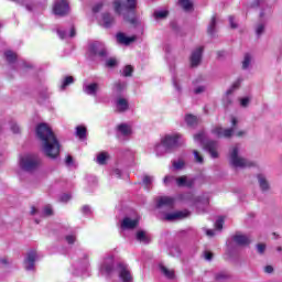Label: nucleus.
<instances>
[{
	"mask_svg": "<svg viewBox=\"0 0 282 282\" xmlns=\"http://www.w3.org/2000/svg\"><path fill=\"white\" fill-rule=\"evenodd\" d=\"M36 138L41 142L42 152L46 158L56 160L61 153V142L47 123H40L35 130Z\"/></svg>",
	"mask_w": 282,
	"mask_h": 282,
	"instance_id": "obj_1",
	"label": "nucleus"
},
{
	"mask_svg": "<svg viewBox=\"0 0 282 282\" xmlns=\"http://www.w3.org/2000/svg\"><path fill=\"white\" fill-rule=\"evenodd\" d=\"M115 271H117L120 281L133 282V275L131 274L129 265L124 262H119L117 267H113V256H109L104 260L100 267V273L106 274V276H111Z\"/></svg>",
	"mask_w": 282,
	"mask_h": 282,
	"instance_id": "obj_2",
	"label": "nucleus"
},
{
	"mask_svg": "<svg viewBox=\"0 0 282 282\" xmlns=\"http://www.w3.org/2000/svg\"><path fill=\"white\" fill-rule=\"evenodd\" d=\"M180 144H184L182 134H167L161 140V143L155 145V153L156 155H164V153H169V151L180 147Z\"/></svg>",
	"mask_w": 282,
	"mask_h": 282,
	"instance_id": "obj_3",
	"label": "nucleus"
},
{
	"mask_svg": "<svg viewBox=\"0 0 282 282\" xmlns=\"http://www.w3.org/2000/svg\"><path fill=\"white\" fill-rule=\"evenodd\" d=\"M229 164L234 166V169H250L254 166V162L243 158L241 155V147L234 145L229 150Z\"/></svg>",
	"mask_w": 282,
	"mask_h": 282,
	"instance_id": "obj_4",
	"label": "nucleus"
},
{
	"mask_svg": "<svg viewBox=\"0 0 282 282\" xmlns=\"http://www.w3.org/2000/svg\"><path fill=\"white\" fill-rule=\"evenodd\" d=\"M41 164V158L36 154H24L20 156V166L23 171H35Z\"/></svg>",
	"mask_w": 282,
	"mask_h": 282,
	"instance_id": "obj_5",
	"label": "nucleus"
},
{
	"mask_svg": "<svg viewBox=\"0 0 282 282\" xmlns=\"http://www.w3.org/2000/svg\"><path fill=\"white\" fill-rule=\"evenodd\" d=\"M137 0H127L126 2H121L120 0H116L113 2L115 12L117 14H127V12H131L135 10Z\"/></svg>",
	"mask_w": 282,
	"mask_h": 282,
	"instance_id": "obj_6",
	"label": "nucleus"
},
{
	"mask_svg": "<svg viewBox=\"0 0 282 282\" xmlns=\"http://www.w3.org/2000/svg\"><path fill=\"white\" fill-rule=\"evenodd\" d=\"M89 56H99V58H107L108 53L105 44L100 42H94L89 45L88 48Z\"/></svg>",
	"mask_w": 282,
	"mask_h": 282,
	"instance_id": "obj_7",
	"label": "nucleus"
},
{
	"mask_svg": "<svg viewBox=\"0 0 282 282\" xmlns=\"http://www.w3.org/2000/svg\"><path fill=\"white\" fill-rule=\"evenodd\" d=\"M53 12L56 17H65L69 12V2L67 0H55Z\"/></svg>",
	"mask_w": 282,
	"mask_h": 282,
	"instance_id": "obj_8",
	"label": "nucleus"
},
{
	"mask_svg": "<svg viewBox=\"0 0 282 282\" xmlns=\"http://www.w3.org/2000/svg\"><path fill=\"white\" fill-rule=\"evenodd\" d=\"M188 210H180L174 213H167L163 215L165 221H180L181 219H186L188 217Z\"/></svg>",
	"mask_w": 282,
	"mask_h": 282,
	"instance_id": "obj_9",
	"label": "nucleus"
},
{
	"mask_svg": "<svg viewBox=\"0 0 282 282\" xmlns=\"http://www.w3.org/2000/svg\"><path fill=\"white\" fill-rule=\"evenodd\" d=\"M212 133L217 138H232V135H235V128L224 129L221 127H216L212 130Z\"/></svg>",
	"mask_w": 282,
	"mask_h": 282,
	"instance_id": "obj_10",
	"label": "nucleus"
},
{
	"mask_svg": "<svg viewBox=\"0 0 282 282\" xmlns=\"http://www.w3.org/2000/svg\"><path fill=\"white\" fill-rule=\"evenodd\" d=\"M175 198L170 196H161L156 199V208H173Z\"/></svg>",
	"mask_w": 282,
	"mask_h": 282,
	"instance_id": "obj_11",
	"label": "nucleus"
},
{
	"mask_svg": "<svg viewBox=\"0 0 282 282\" xmlns=\"http://www.w3.org/2000/svg\"><path fill=\"white\" fill-rule=\"evenodd\" d=\"M83 91L87 96H97L98 91H100V85L98 83L84 84Z\"/></svg>",
	"mask_w": 282,
	"mask_h": 282,
	"instance_id": "obj_12",
	"label": "nucleus"
},
{
	"mask_svg": "<svg viewBox=\"0 0 282 282\" xmlns=\"http://www.w3.org/2000/svg\"><path fill=\"white\" fill-rule=\"evenodd\" d=\"M36 262V251H29L24 259L25 270H34V263Z\"/></svg>",
	"mask_w": 282,
	"mask_h": 282,
	"instance_id": "obj_13",
	"label": "nucleus"
},
{
	"mask_svg": "<svg viewBox=\"0 0 282 282\" xmlns=\"http://www.w3.org/2000/svg\"><path fill=\"white\" fill-rule=\"evenodd\" d=\"M202 54H204V47H197L191 56V65L192 67H197L199 63H202Z\"/></svg>",
	"mask_w": 282,
	"mask_h": 282,
	"instance_id": "obj_14",
	"label": "nucleus"
},
{
	"mask_svg": "<svg viewBox=\"0 0 282 282\" xmlns=\"http://www.w3.org/2000/svg\"><path fill=\"white\" fill-rule=\"evenodd\" d=\"M138 224H140L138 218L131 219L130 217H124L121 221V228L122 230H133V228H137Z\"/></svg>",
	"mask_w": 282,
	"mask_h": 282,
	"instance_id": "obj_15",
	"label": "nucleus"
},
{
	"mask_svg": "<svg viewBox=\"0 0 282 282\" xmlns=\"http://www.w3.org/2000/svg\"><path fill=\"white\" fill-rule=\"evenodd\" d=\"M205 149L206 151H208L212 158H219V153L217 152V149H219V143H217L216 141H208L205 144Z\"/></svg>",
	"mask_w": 282,
	"mask_h": 282,
	"instance_id": "obj_16",
	"label": "nucleus"
},
{
	"mask_svg": "<svg viewBox=\"0 0 282 282\" xmlns=\"http://www.w3.org/2000/svg\"><path fill=\"white\" fill-rule=\"evenodd\" d=\"M232 239L235 243H237V246H250V243L252 242L250 237L241 234H236Z\"/></svg>",
	"mask_w": 282,
	"mask_h": 282,
	"instance_id": "obj_17",
	"label": "nucleus"
},
{
	"mask_svg": "<svg viewBox=\"0 0 282 282\" xmlns=\"http://www.w3.org/2000/svg\"><path fill=\"white\" fill-rule=\"evenodd\" d=\"M117 133L119 135H122V138H129V135H131V133H133V130L131 129V126H129L127 123H120L117 127Z\"/></svg>",
	"mask_w": 282,
	"mask_h": 282,
	"instance_id": "obj_18",
	"label": "nucleus"
},
{
	"mask_svg": "<svg viewBox=\"0 0 282 282\" xmlns=\"http://www.w3.org/2000/svg\"><path fill=\"white\" fill-rule=\"evenodd\" d=\"M135 39H138L135 35L126 36L124 33H118L117 34V41L121 45H131V43H133L135 41Z\"/></svg>",
	"mask_w": 282,
	"mask_h": 282,
	"instance_id": "obj_19",
	"label": "nucleus"
},
{
	"mask_svg": "<svg viewBox=\"0 0 282 282\" xmlns=\"http://www.w3.org/2000/svg\"><path fill=\"white\" fill-rule=\"evenodd\" d=\"M241 85V79L236 80L231 87L226 91V97L224 98V104L225 105H230V102H232V100L230 99V95L232 94V91H235V89H239V86Z\"/></svg>",
	"mask_w": 282,
	"mask_h": 282,
	"instance_id": "obj_20",
	"label": "nucleus"
},
{
	"mask_svg": "<svg viewBox=\"0 0 282 282\" xmlns=\"http://www.w3.org/2000/svg\"><path fill=\"white\" fill-rule=\"evenodd\" d=\"M257 180L261 191H263L264 193L265 191H270V183L268 182V178L265 177V175L258 174Z\"/></svg>",
	"mask_w": 282,
	"mask_h": 282,
	"instance_id": "obj_21",
	"label": "nucleus"
},
{
	"mask_svg": "<svg viewBox=\"0 0 282 282\" xmlns=\"http://www.w3.org/2000/svg\"><path fill=\"white\" fill-rule=\"evenodd\" d=\"M177 186H186L187 188H191L193 184H195V181L193 178H188L187 176H181L176 178Z\"/></svg>",
	"mask_w": 282,
	"mask_h": 282,
	"instance_id": "obj_22",
	"label": "nucleus"
},
{
	"mask_svg": "<svg viewBox=\"0 0 282 282\" xmlns=\"http://www.w3.org/2000/svg\"><path fill=\"white\" fill-rule=\"evenodd\" d=\"M135 239L140 241V243H151V237L144 230L137 231Z\"/></svg>",
	"mask_w": 282,
	"mask_h": 282,
	"instance_id": "obj_23",
	"label": "nucleus"
},
{
	"mask_svg": "<svg viewBox=\"0 0 282 282\" xmlns=\"http://www.w3.org/2000/svg\"><path fill=\"white\" fill-rule=\"evenodd\" d=\"M116 105L119 111H127V109H129V101L122 97L117 99Z\"/></svg>",
	"mask_w": 282,
	"mask_h": 282,
	"instance_id": "obj_24",
	"label": "nucleus"
},
{
	"mask_svg": "<svg viewBox=\"0 0 282 282\" xmlns=\"http://www.w3.org/2000/svg\"><path fill=\"white\" fill-rule=\"evenodd\" d=\"M185 122L187 127H197V124H199V119L193 115H186Z\"/></svg>",
	"mask_w": 282,
	"mask_h": 282,
	"instance_id": "obj_25",
	"label": "nucleus"
},
{
	"mask_svg": "<svg viewBox=\"0 0 282 282\" xmlns=\"http://www.w3.org/2000/svg\"><path fill=\"white\" fill-rule=\"evenodd\" d=\"M107 160H109V152H99L96 158L97 164L101 166L107 164Z\"/></svg>",
	"mask_w": 282,
	"mask_h": 282,
	"instance_id": "obj_26",
	"label": "nucleus"
},
{
	"mask_svg": "<svg viewBox=\"0 0 282 282\" xmlns=\"http://www.w3.org/2000/svg\"><path fill=\"white\" fill-rule=\"evenodd\" d=\"M252 65V55L250 53H246L242 61V69H249Z\"/></svg>",
	"mask_w": 282,
	"mask_h": 282,
	"instance_id": "obj_27",
	"label": "nucleus"
},
{
	"mask_svg": "<svg viewBox=\"0 0 282 282\" xmlns=\"http://www.w3.org/2000/svg\"><path fill=\"white\" fill-rule=\"evenodd\" d=\"M160 270H161L162 274H164V276H166V279H175V271L170 270L169 268H166L164 265H160Z\"/></svg>",
	"mask_w": 282,
	"mask_h": 282,
	"instance_id": "obj_28",
	"label": "nucleus"
},
{
	"mask_svg": "<svg viewBox=\"0 0 282 282\" xmlns=\"http://www.w3.org/2000/svg\"><path fill=\"white\" fill-rule=\"evenodd\" d=\"M102 25L104 28H109L110 25H113V17L109 13H105L102 15Z\"/></svg>",
	"mask_w": 282,
	"mask_h": 282,
	"instance_id": "obj_29",
	"label": "nucleus"
},
{
	"mask_svg": "<svg viewBox=\"0 0 282 282\" xmlns=\"http://www.w3.org/2000/svg\"><path fill=\"white\" fill-rule=\"evenodd\" d=\"M76 135L79 138V140H85V138H87V128L78 126L76 128Z\"/></svg>",
	"mask_w": 282,
	"mask_h": 282,
	"instance_id": "obj_30",
	"label": "nucleus"
},
{
	"mask_svg": "<svg viewBox=\"0 0 282 282\" xmlns=\"http://www.w3.org/2000/svg\"><path fill=\"white\" fill-rule=\"evenodd\" d=\"M180 4L185 12L193 11V2L191 0H180Z\"/></svg>",
	"mask_w": 282,
	"mask_h": 282,
	"instance_id": "obj_31",
	"label": "nucleus"
},
{
	"mask_svg": "<svg viewBox=\"0 0 282 282\" xmlns=\"http://www.w3.org/2000/svg\"><path fill=\"white\" fill-rule=\"evenodd\" d=\"M172 166L176 171H181V169H184V166H186V162L183 159H178L172 162Z\"/></svg>",
	"mask_w": 282,
	"mask_h": 282,
	"instance_id": "obj_32",
	"label": "nucleus"
},
{
	"mask_svg": "<svg viewBox=\"0 0 282 282\" xmlns=\"http://www.w3.org/2000/svg\"><path fill=\"white\" fill-rule=\"evenodd\" d=\"M227 279H229L228 273L221 271L215 274V281L216 282H226Z\"/></svg>",
	"mask_w": 282,
	"mask_h": 282,
	"instance_id": "obj_33",
	"label": "nucleus"
},
{
	"mask_svg": "<svg viewBox=\"0 0 282 282\" xmlns=\"http://www.w3.org/2000/svg\"><path fill=\"white\" fill-rule=\"evenodd\" d=\"M263 32H265V22H259L256 25V34L257 36H262Z\"/></svg>",
	"mask_w": 282,
	"mask_h": 282,
	"instance_id": "obj_34",
	"label": "nucleus"
},
{
	"mask_svg": "<svg viewBox=\"0 0 282 282\" xmlns=\"http://www.w3.org/2000/svg\"><path fill=\"white\" fill-rule=\"evenodd\" d=\"M115 91L117 93V94H120L121 91H124V89H127V83H124V82H117L116 84H115Z\"/></svg>",
	"mask_w": 282,
	"mask_h": 282,
	"instance_id": "obj_35",
	"label": "nucleus"
},
{
	"mask_svg": "<svg viewBox=\"0 0 282 282\" xmlns=\"http://www.w3.org/2000/svg\"><path fill=\"white\" fill-rule=\"evenodd\" d=\"M4 56L8 61V63H14L17 61V53H14L12 51H7L4 53Z\"/></svg>",
	"mask_w": 282,
	"mask_h": 282,
	"instance_id": "obj_36",
	"label": "nucleus"
},
{
	"mask_svg": "<svg viewBox=\"0 0 282 282\" xmlns=\"http://www.w3.org/2000/svg\"><path fill=\"white\" fill-rule=\"evenodd\" d=\"M216 25H217V18L213 17L207 29L208 34H215Z\"/></svg>",
	"mask_w": 282,
	"mask_h": 282,
	"instance_id": "obj_37",
	"label": "nucleus"
},
{
	"mask_svg": "<svg viewBox=\"0 0 282 282\" xmlns=\"http://www.w3.org/2000/svg\"><path fill=\"white\" fill-rule=\"evenodd\" d=\"M72 83H74V77L72 76L65 77L64 80L62 82L61 89L65 90V88L68 87V85H72Z\"/></svg>",
	"mask_w": 282,
	"mask_h": 282,
	"instance_id": "obj_38",
	"label": "nucleus"
},
{
	"mask_svg": "<svg viewBox=\"0 0 282 282\" xmlns=\"http://www.w3.org/2000/svg\"><path fill=\"white\" fill-rule=\"evenodd\" d=\"M169 17V11L160 10L154 12V19H166Z\"/></svg>",
	"mask_w": 282,
	"mask_h": 282,
	"instance_id": "obj_39",
	"label": "nucleus"
},
{
	"mask_svg": "<svg viewBox=\"0 0 282 282\" xmlns=\"http://www.w3.org/2000/svg\"><path fill=\"white\" fill-rule=\"evenodd\" d=\"M143 184L145 188L150 189L151 184H153V176H149V175L143 176Z\"/></svg>",
	"mask_w": 282,
	"mask_h": 282,
	"instance_id": "obj_40",
	"label": "nucleus"
},
{
	"mask_svg": "<svg viewBox=\"0 0 282 282\" xmlns=\"http://www.w3.org/2000/svg\"><path fill=\"white\" fill-rule=\"evenodd\" d=\"M193 153L195 162H197V164H204V156H202L197 150H194Z\"/></svg>",
	"mask_w": 282,
	"mask_h": 282,
	"instance_id": "obj_41",
	"label": "nucleus"
},
{
	"mask_svg": "<svg viewBox=\"0 0 282 282\" xmlns=\"http://www.w3.org/2000/svg\"><path fill=\"white\" fill-rule=\"evenodd\" d=\"M118 65V61L116 57H110L106 61V67H116Z\"/></svg>",
	"mask_w": 282,
	"mask_h": 282,
	"instance_id": "obj_42",
	"label": "nucleus"
},
{
	"mask_svg": "<svg viewBox=\"0 0 282 282\" xmlns=\"http://www.w3.org/2000/svg\"><path fill=\"white\" fill-rule=\"evenodd\" d=\"M177 178L175 176H165L163 180V183L165 186H169L170 184H173V182H176Z\"/></svg>",
	"mask_w": 282,
	"mask_h": 282,
	"instance_id": "obj_43",
	"label": "nucleus"
},
{
	"mask_svg": "<svg viewBox=\"0 0 282 282\" xmlns=\"http://www.w3.org/2000/svg\"><path fill=\"white\" fill-rule=\"evenodd\" d=\"M123 76H131V74H133V66L131 65H127L124 68H123Z\"/></svg>",
	"mask_w": 282,
	"mask_h": 282,
	"instance_id": "obj_44",
	"label": "nucleus"
},
{
	"mask_svg": "<svg viewBox=\"0 0 282 282\" xmlns=\"http://www.w3.org/2000/svg\"><path fill=\"white\" fill-rule=\"evenodd\" d=\"M204 91H206V86L204 85H198L194 88V94L196 95L204 94Z\"/></svg>",
	"mask_w": 282,
	"mask_h": 282,
	"instance_id": "obj_45",
	"label": "nucleus"
},
{
	"mask_svg": "<svg viewBox=\"0 0 282 282\" xmlns=\"http://www.w3.org/2000/svg\"><path fill=\"white\" fill-rule=\"evenodd\" d=\"M195 142H198L199 144L204 143V132H199L194 135Z\"/></svg>",
	"mask_w": 282,
	"mask_h": 282,
	"instance_id": "obj_46",
	"label": "nucleus"
},
{
	"mask_svg": "<svg viewBox=\"0 0 282 282\" xmlns=\"http://www.w3.org/2000/svg\"><path fill=\"white\" fill-rule=\"evenodd\" d=\"M43 215H44L45 217L52 216V215H53L52 206L46 205V206L44 207V209H43Z\"/></svg>",
	"mask_w": 282,
	"mask_h": 282,
	"instance_id": "obj_47",
	"label": "nucleus"
},
{
	"mask_svg": "<svg viewBox=\"0 0 282 282\" xmlns=\"http://www.w3.org/2000/svg\"><path fill=\"white\" fill-rule=\"evenodd\" d=\"M216 230H221L224 228V218H218L215 223Z\"/></svg>",
	"mask_w": 282,
	"mask_h": 282,
	"instance_id": "obj_48",
	"label": "nucleus"
},
{
	"mask_svg": "<svg viewBox=\"0 0 282 282\" xmlns=\"http://www.w3.org/2000/svg\"><path fill=\"white\" fill-rule=\"evenodd\" d=\"M265 6H267L265 0H256L253 2L254 8H265Z\"/></svg>",
	"mask_w": 282,
	"mask_h": 282,
	"instance_id": "obj_49",
	"label": "nucleus"
},
{
	"mask_svg": "<svg viewBox=\"0 0 282 282\" xmlns=\"http://www.w3.org/2000/svg\"><path fill=\"white\" fill-rule=\"evenodd\" d=\"M272 13V9L270 7H265L261 12H260V19H263V17H265V14H271Z\"/></svg>",
	"mask_w": 282,
	"mask_h": 282,
	"instance_id": "obj_50",
	"label": "nucleus"
},
{
	"mask_svg": "<svg viewBox=\"0 0 282 282\" xmlns=\"http://www.w3.org/2000/svg\"><path fill=\"white\" fill-rule=\"evenodd\" d=\"M11 131H12L13 133H21V128L19 127V124L12 123V124H11Z\"/></svg>",
	"mask_w": 282,
	"mask_h": 282,
	"instance_id": "obj_51",
	"label": "nucleus"
},
{
	"mask_svg": "<svg viewBox=\"0 0 282 282\" xmlns=\"http://www.w3.org/2000/svg\"><path fill=\"white\" fill-rule=\"evenodd\" d=\"M240 105H241V107H248V105H250V98L245 97V98L240 99Z\"/></svg>",
	"mask_w": 282,
	"mask_h": 282,
	"instance_id": "obj_52",
	"label": "nucleus"
},
{
	"mask_svg": "<svg viewBox=\"0 0 282 282\" xmlns=\"http://www.w3.org/2000/svg\"><path fill=\"white\" fill-rule=\"evenodd\" d=\"M257 251L259 252V254H263V252H265V245L263 243L257 245Z\"/></svg>",
	"mask_w": 282,
	"mask_h": 282,
	"instance_id": "obj_53",
	"label": "nucleus"
},
{
	"mask_svg": "<svg viewBox=\"0 0 282 282\" xmlns=\"http://www.w3.org/2000/svg\"><path fill=\"white\" fill-rule=\"evenodd\" d=\"M82 213L84 215H91V207H89L88 205H85L83 208H82Z\"/></svg>",
	"mask_w": 282,
	"mask_h": 282,
	"instance_id": "obj_54",
	"label": "nucleus"
},
{
	"mask_svg": "<svg viewBox=\"0 0 282 282\" xmlns=\"http://www.w3.org/2000/svg\"><path fill=\"white\" fill-rule=\"evenodd\" d=\"M229 23H230V28L232 30H236L237 23L235 22V17H232V15L229 17Z\"/></svg>",
	"mask_w": 282,
	"mask_h": 282,
	"instance_id": "obj_55",
	"label": "nucleus"
},
{
	"mask_svg": "<svg viewBox=\"0 0 282 282\" xmlns=\"http://www.w3.org/2000/svg\"><path fill=\"white\" fill-rule=\"evenodd\" d=\"M65 164L66 166H72V164H74V159L72 155L66 156Z\"/></svg>",
	"mask_w": 282,
	"mask_h": 282,
	"instance_id": "obj_56",
	"label": "nucleus"
},
{
	"mask_svg": "<svg viewBox=\"0 0 282 282\" xmlns=\"http://www.w3.org/2000/svg\"><path fill=\"white\" fill-rule=\"evenodd\" d=\"M173 85L176 89V91H182V87H180V83L177 82V78H173Z\"/></svg>",
	"mask_w": 282,
	"mask_h": 282,
	"instance_id": "obj_57",
	"label": "nucleus"
},
{
	"mask_svg": "<svg viewBox=\"0 0 282 282\" xmlns=\"http://www.w3.org/2000/svg\"><path fill=\"white\" fill-rule=\"evenodd\" d=\"M72 199V195L64 194L61 196V202H69Z\"/></svg>",
	"mask_w": 282,
	"mask_h": 282,
	"instance_id": "obj_58",
	"label": "nucleus"
},
{
	"mask_svg": "<svg viewBox=\"0 0 282 282\" xmlns=\"http://www.w3.org/2000/svg\"><path fill=\"white\" fill-rule=\"evenodd\" d=\"M264 272L267 274H272V272H274V268L272 265H267L264 267Z\"/></svg>",
	"mask_w": 282,
	"mask_h": 282,
	"instance_id": "obj_59",
	"label": "nucleus"
},
{
	"mask_svg": "<svg viewBox=\"0 0 282 282\" xmlns=\"http://www.w3.org/2000/svg\"><path fill=\"white\" fill-rule=\"evenodd\" d=\"M205 259H206V261H213V252L206 251L205 252Z\"/></svg>",
	"mask_w": 282,
	"mask_h": 282,
	"instance_id": "obj_60",
	"label": "nucleus"
},
{
	"mask_svg": "<svg viewBox=\"0 0 282 282\" xmlns=\"http://www.w3.org/2000/svg\"><path fill=\"white\" fill-rule=\"evenodd\" d=\"M66 241H67V243H74V241H76V237L75 236H66Z\"/></svg>",
	"mask_w": 282,
	"mask_h": 282,
	"instance_id": "obj_61",
	"label": "nucleus"
},
{
	"mask_svg": "<svg viewBox=\"0 0 282 282\" xmlns=\"http://www.w3.org/2000/svg\"><path fill=\"white\" fill-rule=\"evenodd\" d=\"M57 34H58L59 39H66L67 37V33L65 31L57 30Z\"/></svg>",
	"mask_w": 282,
	"mask_h": 282,
	"instance_id": "obj_62",
	"label": "nucleus"
},
{
	"mask_svg": "<svg viewBox=\"0 0 282 282\" xmlns=\"http://www.w3.org/2000/svg\"><path fill=\"white\" fill-rule=\"evenodd\" d=\"M205 232H206L207 237H215V230H213V229H205Z\"/></svg>",
	"mask_w": 282,
	"mask_h": 282,
	"instance_id": "obj_63",
	"label": "nucleus"
},
{
	"mask_svg": "<svg viewBox=\"0 0 282 282\" xmlns=\"http://www.w3.org/2000/svg\"><path fill=\"white\" fill-rule=\"evenodd\" d=\"M102 8V3H97L94 8H93V12H100V9Z\"/></svg>",
	"mask_w": 282,
	"mask_h": 282,
	"instance_id": "obj_64",
	"label": "nucleus"
}]
</instances>
